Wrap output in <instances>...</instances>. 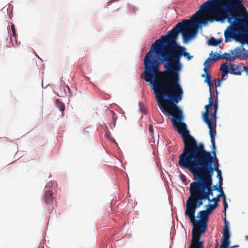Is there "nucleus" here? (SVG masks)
Here are the masks:
<instances>
[{"instance_id":"obj_1","label":"nucleus","mask_w":248,"mask_h":248,"mask_svg":"<svg viewBox=\"0 0 248 248\" xmlns=\"http://www.w3.org/2000/svg\"><path fill=\"white\" fill-rule=\"evenodd\" d=\"M199 25L197 19L183 20L152 45L144 57L143 75L154 92L156 90L183 91L180 84L181 58L184 56L190 60L193 56L178 45L176 40L181 32L184 42H188L196 35Z\"/></svg>"},{"instance_id":"obj_2","label":"nucleus","mask_w":248,"mask_h":248,"mask_svg":"<svg viewBox=\"0 0 248 248\" xmlns=\"http://www.w3.org/2000/svg\"><path fill=\"white\" fill-rule=\"evenodd\" d=\"M243 0H207L191 17L197 19L199 25L207 24L208 21L224 23L226 20L230 23L224 31L225 42L232 39L238 40L242 32L248 33V17Z\"/></svg>"},{"instance_id":"obj_3","label":"nucleus","mask_w":248,"mask_h":248,"mask_svg":"<svg viewBox=\"0 0 248 248\" xmlns=\"http://www.w3.org/2000/svg\"><path fill=\"white\" fill-rule=\"evenodd\" d=\"M159 108L163 109L169 115L172 116L171 121L179 134L183 137L184 148L179 156L178 164L181 168L195 155L202 150L204 145L197 143L190 135L186 129V124L182 122L184 117L182 110L177 104L183 98V91L156 90L154 92Z\"/></svg>"},{"instance_id":"obj_4","label":"nucleus","mask_w":248,"mask_h":248,"mask_svg":"<svg viewBox=\"0 0 248 248\" xmlns=\"http://www.w3.org/2000/svg\"><path fill=\"white\" fill-rule=\"evenodd\" d=\"M212 144V151H207L204 148L181 168L188 170L194 177L198 175L212 182V177L215 171L217 172L218 179L222 178L221 170H219L218 160L216 156L215 141L214 146Z\"/></svg>"},{"instance_id":"obj_5","label":"nucleus","mask_w":248,"mask_h":248,"mask_svg":"<svg viewBox=\"0 0 248 248\" xmlns=\"http://www.w3.org/2000/svg\"><path fill=\"white\" fill-rule=\"evenodd\" d=\"M201 205H199L197 202L189 199L186 202L185 215L189 217L193 226L192 230V238L189 248H203V242L200 240V237L207 228V223L210 214L206 210L201 211L198 213L197 217L200 219L196 220V210Z\"/></svg>"},{"instance_id":"obj_6","label":"nucleus","mask_w":248,"mask_h":248,"mask_svg":"<svg viewBox=\"0 0 248 248\" xmlns=\"http://www.w3.org/2000/svg\"><path fill=\"white\" fill-rule=\"evenodd\" d=\"M194 181L189 186L190 196L188 199L195 201L199 205H202L203 200L210 201V196H213L211 189L212 182L202 178L201 175L194 177Z\"/></svg>"},{"instance_id":"obj_7","label":"nucleus","mask_w":248,"mask_h":248,"mask_svg":"<svg viewBox=\"0 0 248 248\" xmlns=\"http://www.w3.org/2000/svg\"><path fill=\"white\" fill-rule=\"evenodd\" d=\"M213 105V99L212 98V92L210 90V96L209 98V104L204 107L205 111L202 114V119L203 121L207 124L209 129V134L210 136L211 142L214 146V141H215V136L216 134V130H213L212 122L211 121V118H209V108L211 107Z\"/></svg>"},{"instance_id":"obj_8","label":"nucleus","mask_w":248,"mask_h":248,"mask_svg":"<svg viewBox=\"0 0 248 248\" xmlns=\"http://www.w3.org/2000/svg\"><path fill=\"white\" fill-rule=\"evenodd\" d=\"M225 226L223 229L222 242L220 248H228L230 245V233L229 230V222L224 218Z\"/></svg>"},{"instance_id":"obj_9","label":"nucleus","mask_w":248,"mask_h":248,"mask_svg":"<svg viewBox=\"0 0 248 248\" xmlns=\"http://www.w3.org/2000/svg\"><path fill=\"white\" fill-rule=\"evenodd\" d=\"M213 107L214 111V112H210V116H211V121L212 122V126H213V130H215L216 127V120H217V113L218 109V101L217 97L215 98V103H213V105H212Z\"/></svg>"},{"instance_id":"obj_10","label":"nucleus","mask_w":248,"mask_h":248,"mask_svg":"<svg viewBox=\"0 0 248 248\" xmlns=\"http://www.w3.org/2000/svg\"><path fill=\"white\" fill-rule=\"evenodd\" d=\"M239 51L238 48H235L233 51H231L232 56H231L230 53H225L221 55L222 58L230 62L233 61L237 58Z\"/></svg>"},{"instance_id":"obj_11","label":"nucleus","mask_w":248,"mask_h":248,"mask_svg":"<svg viewBox=\"0 0 248 248\" xmlns=\"http://www.w3.org/2000/svg\"><path fill=\"white\" fill-rule=\"evenodd\" d=\"M230 69L232 71V73L235 75L240 76L241 75L242 71V66H238L235 64L230 63Z\"/></svg>"},{"instance_id":"obj_12","label":"nucleus","mask_w":248,"mask_h":248,"mask_svg":"<svg viewBox=\"0 0 248 248\" xmlns=\"http://www.w3.org/2000/svg\"><path fill=\"white\" fill-rule=\"evenodd\" d=\"M53 199L54 198L53 196L52 191L49 190H46L44 196V200L46 203L47 204H51L52 202Z\"/></svg>"},{"instance_id":"obj_13","label":"nucleus","mask_w":248,"mask_h":248,"mask_svg":"<svg viewBox=\"0 0 248 248\" xmlns=\"http://www.w3.org/2000/svg\"><path fill=\"white\" fill-rule=\"evenodd\" d=\"M236 48L239 49V52L237 58H240L242 60H248V50H246L245 48L236 47Z\"/></svg>"},{"instance_id":"obj_14","label":"nucleus","mask_w":248,"mask_h":248,"mask_svg":"<svg viewBox=\"0 0 248 248\" xmlns=\"http://www.w3.org/2000/svg\"><path fill=\"white\" fill-rule=\"evenodd\" d=\"M222 42L221 39H216L214 37H211L208 40V45L212 46H217L221 44Z\"/></svg>"},{"instance_id":"obj_15","label":"nucleus","mask_w":248,"mask_h":248,"mask_svg":"<svg viewBox=\"0 0 248 248\" xmlns=\"http://www.w3.org/2000/svg\"><path fill=\"white\" fill-rule=\"evenodd\" d=\"M202 77H206L205 79L204 80V82L207 83L208 86L209 87V93H210V90H211V86H212V84L211 83V75L210 74L208 73V72H207V74L205 73V74H202Z\"/></svg>"},{"instance_id":"obj_16","label":"nucleus","mask_w":248,"mask_h":248,"mask_svg":"<svg viewBox=\"0 0 248 248\" xmlns=\"http://www.w3.org/2000/svg\"><path fill=\"white\" fill-rule=\"evenodd\" d=\"M56 105L61 111L63 112L65 109V105L63 102H61L59 99L56 100Z\"/></svg>"},{"instance_id":"obj_17","label":"nucleus","mask_w":248,"mask_h":248,"mask_svg":"<svg viewBox=\"0 0 248 248\" xmlns=\"http://www.w3.org/2000/svg\"><path fill=\"white\" fill-rule=\"evenodd\" d=\"M217 203H214V204H209L206 205L207 209L206 211L210 214L212 213L213 211L217 207Z\"/></svg>"},{"instance_id":"obj_18","label":"nucleus","mask_w":248,"mask_h":248,"mask_svg":"<svg viewBox=\"0 0 248 248\" xmlns=\"http://www.w3.org/2000/svg\"><path fill=\"white\" fill-rule=\"evenodd\" d=\"M211 61H212V59H211L210 58H208L206 60L204 63V68L203 69V70L206 74H207V72H208L207 67L210 66V64L209 63V62Z\"/></svg>"},{"instance_id":"obj_19","label":"nucleus","mask_w":248,"mask_h":248,"mask_svg":"<svg viewBox=\"0 0 248 248\" xmlns=\"http://www.w3.org/2000/svg\"><path fill=\"white\" fill-rule=\"evenodd\" d=\"M228 69H229V67L227 65V63H223L221 65V66H220V70L222 71H228Z\"/></svg>"},{"instance_id":"obj_20","label":"nucleus","mask_w":248,"mask_h":248,"mask_svg":"<svg viewBox=\"0 0 248 248\" xmlns=\"http://www.w3.org/2000/svg\"><path fill=\"white\" fill-rule=\"evenodd\" d=\"M220 58H222V56L220 54L216 53L214 54V57L212 58V60L213 62H215L217 60L219 59Z\"/></svg>"},{"instance_id":"obj_21","label":"nucleus","mask_w":248,"mask_h":248,"mask_svg":"<svg viewBox=\"0 0 248 248\" xmlns=\"http://www.w3.org/2000/svg\"><path fill=\"white\" fill-rule=\"evenodd\" d=\"M208 201L209 202H215V203H217V202L220 201V198L217 195V196H216V197H214L212 199H210V201Z\"/></svg>"},{"instance_id":"obj_22","label":"nucleus","mask_w":248,"mask_h":248,"mask_svg":"<svg viewBox=\"0 0 248 248\" xmlns=\"http://www.w3.org/2000/svg\"><path fill=\"white\" fill-rule=\"evenodd\" d=\"M223 203H224V215L225 216H226V209L227 208H228V203L226 202V198H224L223 199Z\"/></svg>"},{"instance_id":"obj_23","label":"nucleus","mask_w":248,"mask_h":248,"mask_svg":"<svg viewBox=\"0 0 248 248\" xmlns=\"http://www.w3.org/2000/svg\"><path fill=\"white\" fill-rule=\"evenodd\" d=\"M140 109L141 111L145 114H146L148 112L147 108L143 105H141L140 106Z\"/></svg>"},{"instance_id":"obj_24","label":"nucleus","mask_w":248,"mask_h":248,"mask_svg":"<svg viewBox=\"0 0 248 248\" xmlns=\"http://www.w3.org/2000/svg\"><path fill=\"white\" fill-rule=\"evenodd\" d=\"M219 189V192L220 194H218V196H219V198L220 197H222L223 200L224 198H226V197H225V195L224 193L223 192V190L222 189V188H221V189Z\"/></svg>"},{"instance_id":"obj_25","label":"nucleus","mask_w":248,"mask_h":248,"mask_svg":"<svg viewBox=\"0 0 248 248\" xmlns=\"http://www.w3.org/2000/svg\"><path fill=\"white\" fill-rule=\"evenodd\" d=\"M221 81L222 80H220L219 78H217L215 79L216 87L220 86Z\"/></svg>"},{"instance_id":"obj_26","label":"nucleus","mask_w":248,"mask_h":248,"mask_svg":"<svg viewBox=\"0 0 248 248\" xmlns=\"http://www.w3.org/2000/svg\"><path fill=\"white\" fill-rule=\"evenodd\" d=\"M222 188V187H220L219 186H218L217 185H214L213 186H212V185H211V189H212V190H217V191H219V189H221Z\"/></svg>"},{"instance_id":"obj_27","label":"nucleus","mask_w":248,"mask_h":248,"mask_svg":"<svg viewBox=\"0 0 248 248\" xmlns=\"http://www.w3.org/2000/svg\"><path fill=\"white\" fill-rule=\"evenodd\" d=\"M228 71H221V76L222 78H224L225 77L227 76Z\"/></svg>"},{"instance_id":"obj_28","label":"nucleus","mask_w":248,"mask_h":248,"mask_svg":"<svg viewBox=\"0 0 248 248\" xmlns=\"http://www.w3.org/2000/svg\"><path fill=\"white\" fill-rule=\"evenodd\" d=\"M11 29H12V32H13V35L14 37H16V29H15V26H14V25H12L11 26Z\"/></svg>"},{"instance_id":"obj_29","label":"nucleus","mask_w":248,"mask_h":248,"mask_svg":"<svg viewBox=\"0 0 248 248\" xmlns=\"http://www.w3.org/2000/svg\"><path fill=\"white\" fill-rule=\"evenodd\" d=\"M219 180H218V185H219V186L220 187H222V185L223 184V180H222V178H219V179H218Z\"/></svg>"},{"instance_id":"obj_30","label":"nucleus","mask_w":248,"mask_h":248,"mask_svg":"<svg viewBox=\"0 0 248 248\" xmlns=\"http://www.w3.org/2000/svg\"><path fill=\"white\" fill-rule=\"evenodd\" d=\"M149 131H150V132L153 133V132H154V129H153V125L152 124H151L150 125H149Z\"/></svg>"},{"instance_id":"obj_31","label":"nucleus","mask_w":248,"mask_h":248,"mask_svg":"<svg viewBox=\"0 0 248 248\" xmlns=\"http://www.w3.org/2000/svg\"><path fill=\"white\" fill-rule=\"evenodd\" d=\"M245 71L247 74H248V66H242V71Z\"/></svg>"},{"instance_id":"obj_32","label":"nucleus","mask_w":248,"mask_h":248,"mask_svg":"<svg viewBox=\"0 0 248 248\" xmlns=\"http://www.w3.org/2000/svg\"><path fill=\"white\" fill-rule=\"evenodd\" d=\"M111 113V115H112V116L113 117V119H115V113H114V112L112 110H110V111Z\"/></svg>"},{"instance_id":"obj_33","label":"nucleus","mask_w":248,"mask_h":248,"mask_svg":"<svg viewBox=\"0 0 248 248\" xmlns=\"http://www.w3.org/2000/svg\"><path fill=\"white\" fill-rule=\"evenodd\" d=\"M67 87V88L68 90L69 91L70 94H71V90H70V89L69 87V86H67V87Z\"/></svg>"},{"instance_id":"obj_34","label":"nucleus","mask_w":248,"mask_h":248,"mask_svg":"<svg viewBox=\"0 0 248 248\" xmlns=\"http://www.w3.org/2000/svg\"><path fill=\"white\" fill-rule=\"evenodd\" d=\"M217 97V90H216V97Z\"/></svg>"},{"instance_id":"obj_35","label":"nucleus","mask_w":248,"mask_h":248,"mask_svg":"<svg viewBox=\"0 0 248 248\" xmlns=\"http://www.w3.org/2000/svg\"><path fill=\"white\" fill-rule=\"evenodd\" d=\"M213 54V51H211V53L210 54V55L211 56Z\"/></svg>"}]
</instances>
